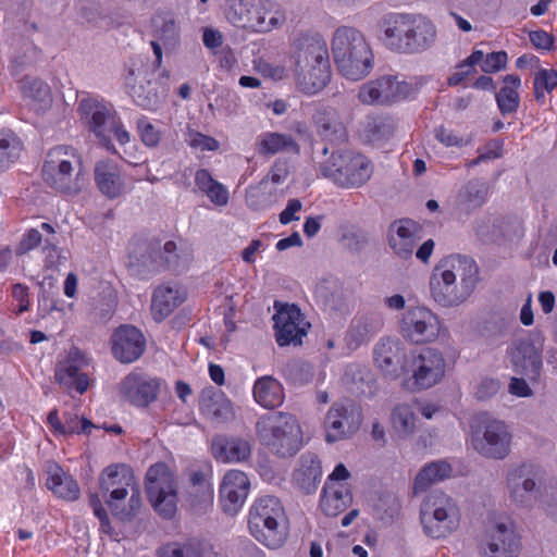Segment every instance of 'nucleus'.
<instances>
[{"mask_svg":"<svg viewBox=\"0 0 557 557\" xmlns=\"http://www.w3.org/2000/svg\"><path fill=\"white\" fill-rule=\"evenodd\" d=\"M381 327V321L375 315H360L354 319L348 332V345L358 346Z\"/></svg>","mask_w":557,"mask_h":557,"instance_id":"obj_46","label":"nucleus"},{"mask_svg":"<svg viewBox=\"0 0 557 557\" xmlns=\"http://www.w3.org/2000/svg\"><path fill=\"white\" fill-rule=\"evenodd\" d=\"M394 123L388 117H371L366 124V135L371 141H380L394 132Z\"/></svg>","mask_w":557,"mask_h":557,"instance_id":"obj_54","label":"nucleus"},{"mask_svg":"<svg viewBox=\"0 0 557 557\" xmlns=\"http://www.w3.org/2000/svg\"><path fill=\"white\" fill-rule=\"evenodd\" d=\"M112 354L122 363L138 360L146 349V338L140 330L133 325L119 326L112 334Z\"/></svg>","mask_w":557,"mask_h":557,"instance_id":"obj_22","label":"nucleus"},{"mask_svg":"<svg viewBox=\"0 0 557 557\" xmlns=\"http://www.w3.org/2000/svg\"><path fill=\"white\" fill-rule=\"evenodd\" d=\"M249 529L267 547H281L287 537V525L280 499L270 495L258 498L250 510Z\"/></svg>","mask_w":557,"mask_h":557,"instance_id":"obj_7","label":"nucleus"},{"mask_svg":"<svg viewBox=\"0 0 557 557\" xmlns=\"http://www.w3.org/2000/svg\"><path fill=\"white\" fill-rule=\"evenodd\" d=\"M479 267L472 258L450 255L441 259L430 276V295L444 308L463 304L479 283Z\"/></svg>","mask_w":557,"mask_h":557,"instance_id":"obj_2","label":"nucleus"},{"mask_svg":"<svg viewBox=\"0 0 557 557\" xmlns=\"http://www.w3.org/2000/svg\"><path fill=\"white\" fill-rule=\"evenodd\" d=\"M314 297L331 312L345 314L350 310V297L336 281H320L314 288Z\"/></svg>","mask_w":557,"mask_h":557,"instance_id":"obj_29","label":"nucleus"},{"mask_svg":"<svg viewBox=\"0 0 557 557\" xmlns=\"http://www.w3.org/2000/svg\"><path fill=\"white\" fill-rule=\"evenodd\" d=\"M255 401L265 409L280 407L285 399L284 387L273 376L264 375L258 377L252 386Z\"/></svg>","mask_w":557,"mask_h":557,"instance_id":"obj_34","label":"nucleus"},{"mask_svg":"<svg viewBox=\"0 0 557 557\" xmlns=\"http://www.w3.org/2000/svg\"><path fill=\"white\" fill-rule=\"evenodd\" d=\"M289 59L297 89L308 96L323 90L331 81L326 40L317 32H299L290 41Z\"/></svg>","mask_w":557,"mask_h":557,"instance_id":"obj_1","label":"nucleus"},{"mask_svg":"<svg viewBox=\"0 0 557 557\" xmlns=\"http://www.w3.org/2000/svg\"><path fill=\"white\" fill-rule=\"evenodd\" d=\"M245 201L253 211L267 210L274 202V190L269 188L267 180H262L258 185H251L246 189Z\"/></svg>","mask_w":557,"mask_h":557,"instance_id":"obj_49","label":"nucleus"},{"mask_svg":"<svg viewBox=\"0 0 557 557\" xmlns=\"http://www.w3.org/2000/svg\"><path fill=\"white\" fill-rule=\"evenodd\" d=\"M503 226L502 221L487 220L478 226L476 234L484 242H498L504 237Z\"/></svg>","mask_w":557,"mask_h":557,"instance_id":"obj_59","label":"nucleus"},{"mask_svg":"<svg viewBox=\"0 0 557 557\" xmlns=\"http://www.w3.org/2000/svg\"><path fill=\"white\" fill-rule=\"evenodd\" d=\"M137 133L146 147H157L163 136L159 122H153L147 116H140L136 122Z\"/></svg>","mask_w":557,"mask_h":557,"instance_id":"obj_52","label":"nucleus"},{"mask_svg":"<svg viewBox=\"0 0 557 557\" xmlns=\"http://www.w3.org/2000/svg\"><path fill=\"white\" fill-rule=\"evenodd\" d=\"M474 63H470L469 57L458 64L457 70L448 78L450 86H457L461 84L469 75L475 72Z\"/></svg>","mask_w":557,"mask_h":557,"instance_id":"obj_63","label":"nucleus"},{"mask_svg":"<svg viewBox=\"0 0 557 557\" xmlns=\"http://www.w3.org/2000/svg\"><path fill=\"white\" fill-rule=\"evenodd\" d=\"M437 39L435 24L425 15L410 13L408 53H422L432 48Z\"/></svg>","mask_w":557,"mask_h":557,"instance_id":"obj_27","label":"nucleus"},{"mask_svg":"<svg viewBox=\"0 0 557 557\" xmlns=\"http://www.w3.org/2000/svg\"><path fill=\"white\" fill-rule=\"evenodd\" d=\"M24 98L36 111H42L51 103L50 87L37 77L26 76L20 82Z\"/></svg>","mask_w":557,"mask_h":557,"instance_id":"obj_40","label":"nucleus"},{"mask_svg":"<svg viewBox=\"0 0 557 557\" xmlns=\"http://www.w3.org/2000/svg\"><path fill=\"white\" fill-rule=\"evenodd\" d=\"M89 359L86 354L77 347H71L57 363L55 380L67 389H75L83 394L88 388V377L83 373Z\"/></svg>","mask_w":557,"mask_h":557,"instance_id":"obj_21","label":"nucleus"},{"mask_svg":"<svg viewBox=\"0 0 557 557\" xmlns=\"http://www.w3.org/2000/svg\"><path fill=\"white\" fill-rule=\"evenodd\" d=\"M418 239L416 224L412 221H399L391 226L389 246L401 259L411 258Z\"/></svg>","mask_w":557,"mask_h":557,"instance_id":"obj_31","label":"nucleus"},{"mask_svg":"<svg viewBox=\"0 0 557 557\" xmlns=\"http://www.w3.org/2000/svg\"><path fill=\"white\" fill-rule=\"evenodd\" d=\"M320 172L339 187L358 188L370 180L373 169L363 154L344 150L333 152L322 162Z\"/></svg>","mask_w":557,"mask_h":557,"instance_id":"obj_10","label":"nucleus"},{"mask_svg":"<svg viewBox=\"0 0 557 557\" xmlns=\"http://www.w3.org/2000/svg\"><path fill=\"white\" fill-rule=\"evenodd\" d=\"M507 53L505 51H497L485 54L481 50H474L469 55L470 63L480 65L481 71L484 73H494L504 69L507 64Z\"/></svg>","mask_w":557,"mask_h":557,"instance_id":"obj_51","label":"nucleus"},{"mask_svg":"<svg viewBox=\"0 0 557 557\" xmlns=\"http://www.w3.org/2000/svg\"><path fill=\"white\" fill-rule=\"evenodd\" d=\"M490 196L488 184L483 180H471L458 193V205L465 209H476L485 203Z\"/></svg>","mask_w":557,"mask_h":557,"instance_id":"obj_42","label":"nucleus"},{"mask_svg":"<svg viewBox=\"0 0 557 557\" xmlns=\"http://www.w3.org/2000/svg\"><path fill=\"white\" fill-rule=\"evenodd\" d=\"M256 432L262 445L282 457L296 454L302 444L301 426L289 412L276 411L261 416Z\"/></svg>","mask_w":557,"mask_h":557,"instance_id":"obj_5","label":"nucleus"},{"mask_svg":"<svg viewBox=\"0 0 557 557\" xmlns=\"http://www.w3.org/2000/svg\"><path fill=\"white\" fill-rule=\"evenodd\" d=\"M22 151V143L11 132L0 134V171H4L14 163Z\"/></svg>","mask_w":557,"mask_h":557,"instance_id":"obj_50","label":"nucleus"},{"mask_svg":"<svg viewBox=\"0 0 557 557\" xmlns=\"http://www.w3.org/2000/svg\"><path fill=\"white\" fill-rule=\"evenodd\" d=\"M557 87V71L552 69H540L534 76V95L537 101L545 99L547 92Z\"/></svg>","mask_w":557,"mask_h":557,"instance_id":"obj_53","label":"nucleus"},{"mask_svg":"<svg viewBox=\"0 0 557 557\" xmlns=\"http://www.w3.org/2000/svg\"><path fill=\"white\" fill-rule=\"evenodd\" d=\"M362 422L361 410L349 401L332 405L324 418L325 441L335 443L351 437Z\"/></svg>","mask_w":557,"mask_h":557,"instance_id":"obj_17","label":"nucleus"},{"mask_svg":"<svg viewBox=\"0 0 557 557\" xmlns=\"http://www.w3.org/2000/svg\"><path fill=\"white\" fill-rule=\"evenodd\" d=\"M42 251L45 253L46 267L50 269H58L67 261L66 251L58 247L57 244L49 238L44 242Z\"/></svg>","mask_w":557,"mask_h":557,"instance_id":"obj_57","label":"nucleus"},{"mask_svg":"<svg viewBox=\"0 0 557 557\" xmlns=\"http://www.w3.org/2000/svg\"><path fill=\"white\" fill-rule=\"evenodd\" d=\"M135 83V71L129 70L125 77V84L129 88V94L134 102L146 110H156L161 104L164 96L157 91L151 82H147L146 85H136Z\"/></svg>","mask_w":557,"mask_h":557,"instance_id":"obj_38","label":"nucleus"},{"mask_svg":"<svg viewBox=\"0 0 557 557\" xmlns=\"http://www.w3.org/2000/svg\"><path fill=\"white\" fill-rule=\"evenodd\" d=\"M399 356V344L389 339L381 341L374 349V361L376 366L388 375L395 374Z\"/></svg>","mask_w":557,"mask_h":557,"instance_id":"obj_48","label":"nucleus"},{"mask_svg":"<svg viewBox=\"0 0 557 557\" xmlns=\"http://www.w3.org/2000/svg\"><path fill=\"white\" fill-rule=\"evenodd\" d=\"M228 20L253 33H269L284 23V14L270 0H240L228 13Z\"/></svg>","mask_w":557,"mask_h":557,"instance_id":"obj_12","label":"nucleus"},{"mask_svg":"<svg viewBox=\"0 0 557 557\" xmlns=\"http://www.w3.org/2000/svg\"><path fill=\"white\" fill-rule=\"evenodd\" d=\"M62 426L64 429V433H61V435H69L74 433H89L92 424L84 418L79 419L77 414L65 413Z\"/></svg>","mask_w":557,"mask_h":557,"instance_id":"obj_60","label":"nucleus"},{"mask_svg":"<svg viewBox=\"0 0 557 557\" xmlns=\"http://www.w3.org/2000/svg\"><path fill=\"white\" fill-rule=\"evenodd\" d=\"M154 39L151 41L156 65L162 63V51H172L180 42V32L173 18L158 16L153 20Z\"/></svg>","mask_w":557,"mask_h":557,"instance_id":"obj_30","label":"nucleus"},{"mask_svg":"<svg viewBox=\"0 0 557 557\" xmlns=\"http://www.w3.org/2000/svg\"><path fill=\"white\" fill-rule=\"evenodd\" d=\"M95 181L98 189L109 199L126 193V185L120 168L111 161H99L95 166Z\"/></svg>","mask_w":557,"mask_h":557,"instance_id":"obj_28","label":"nucleus"},{"mask_svg":"<svg viewBox=\"0 0 557 557\" xmlns=\"http://www.w3.org/2000/svg\"><path fill=\"white\" fill-rule=\"evenodd\" d=\"M100 490L103 496L115 490L138 488L135 476L131 469L124 465H111L107 467L99 478Z\"/></svg>","mask_w":557,"mask_h":557,"instance_id":"obj_35","label":"nucleus"},{"mask_svg":"<svg viewBox=\"0 0 557 557\" xmlns=\"http://www.w3.org/2000/svg\"><path fill=\"white\" fill-rule=\"evenodd\" d=\"M331 51L338 72L349 81H360L373 69V51L364 35L355 27L336 28L331 39Z\"/></svg>","mask_w":557,"mask_h":557,"instance_id":"obj_3","label":"nucleus"},{"mask_svg":"<svg viewBox=\"0 0 557 557\" xmlns=\"http://www.w3.org/2000/svg\"><path fill=\"white\" fill-rule=\"evenodd\" d=\"M506 488L511 502L530 506L539 502L553 518H557V487L544 486L537 467L521 463L511 467L506 474Z\"/></svg>","mask_w":557,"mask_h":557,"instance_id":"obj_4","label":"nucleus"},{"mask_svg":"<svg viewBox=\"0 0 557 557\" xmlns=\"http://www.w3.org/2000/svg\"><path fill=\"white\" fill-rule=\"evenodd\" d=\"M253 65L260 75L275 82L287 78L289 74V70L284 64L272 63L263 59L256 60Z\"/></svg>","mask_w":557,"mask_h":557,"instance_id":"obj_55","label":"nucleus"},{"mask_svg":"<svg viewBox=\"0 0 557 557\" xmlns=\"http://www.w3.org/2000/svg\"><path fill=\"white\" fill-rule=\"evenodd\" d=\"M512 434L502 420L482 418L471 426L470 443L481 456L495 460L505 459L511 448Z\"/></svg>","mask_w":557,"mask_h":557,"instance_id":"obj_13","label":"nucleus"},{"mask_svg":"<svg viewBox=\"0 0 557 557\" xmlns=\"http://www.w3.org/2000/svg\"><path fill=\"white\" fill-rule=\"evenodd\" d=\"M416 92L411 82L398 76L384 75L362 84L358 90V100L367 106H388L404 101Z\"/></svg>","mask_w":557,"mask_h":557,"instance_id":"obj_15","label":"nucleus"},{"mask_svg":"<svg viewBox=\"0 0 557 557\" xmlns=\"http://www.w3.org/2000/svg\"><path fill=\"white\" fill-rule=\"evenodd\" d=\"M47 486L58 497L66 500H75L79 496L77 482L65 472L59 465L47 466Z\"/></svg>","mask_w":557,"mask_h":557,"instance_id":"obj_36","label":"nucleus"},{"mask_svg":"<svg viewBox=\"0 0 557 557\" xmlns=\"http://www.w3.org/2000/svg\"><path fill=\"white\" fill-rule=\"evenodd\" d=\"M317 123L319 125L320 134L325 138H339L344 135L343 125L339 122L335 121L334 119L329 117L327 120H325L324 117H322L319 119Z\"/></svg>","mask_w":557,"mask_h":557,"instance_id":"obj_62","label":"nucleus"},{"mask_svg":"<svg viewBox=\"0 0 557 557\" xmlns=\"http://www.w3.org/2000/svg\"><path fill=\"white\" fill-rule=\"evenodd\" d=\"M407 368L410 376L405 380L404 387L421 392L434 387L445 379L447 361L438 349L425 347L411 355Z\"/></svg>","mask_w":557,"mask_h":557,"instance_id":"obj_11","label":"nucleus"},{"mask_svg":"<svg viewBox=\"0 0 557 557\" xmlns=\"http://www.w3.org/2000/svg\"><path fill=\"white\" fill-rule=\"evenodd\" d=\"M410 13H389L380 22V40L392 52L408 53Z\"/></svg>","mask_w":557,"mask_h":557,"instance_id":"obj_23","label":"nucleus"},{"mask_svg":"<svg viewBox=\"0 0 557 557\" xmlns=\"http://www.w3.org/2000/svg\"><path fill=\"white\" fill-rule=\"evenodd\" d=\"M442 330L440 317L425 306L409 307L399 320L401 336L413 344L435 342Z\"/></svg>","mask_w":557,"mask_h":557,"instance_id":"obj_16","label":"nucleus"},{"mask_svg":"<svg viewBox=\"0 0 557 557\" xmlns=\"http://www.w3.org/2000/svg\"><path fill=\"white\" fill-rule=\"evenodd\" d=\"M351 502L352 495L348 484L325 482L320 498V507L326 516H338Z\"/></svg>","mask_w":557,"mask_h":557,"instance_id":"obj_32","label":"nucleus"},{"mask_svg":"<svg viewBox=\"0 0 557 557\" xmlns=\"http://www.w3.org/2000/svg\"><path fill=\"white\" fill-rule=\"evenodd\" d=\"M160 392V381L149 374L133 371L120 383L119 393L123 400L138 408L153 403Z\"/></svg>","mask_w":557,"mask_h":557,"instance_id":"obj_20","label":"nucleus"},{"mask_svg":"<svg viewBox=\"0 0 557 557\" xmlns=\"http://www.w3.org/2000/svg\"><path fill=\"white\" fill-rule=\"evenodd\" d=\"M461 511L450 495L434 491L423 500L420 520L424 533L432 539H446L459 528Z\"/></svg>","mask_w":557,"mask_h":557,"instance_id":"obj_8","label":"nucleus"},{"mask_svg":"<svg viewBox=\"0 0 557 557\" xmlns=\"http://www.w3.org/2000/svg\"><path fill=\"white\" fill-rule=\"evenodd\" d=\"M520 540L510 521H495L485 531L480 552L482 557H518Z\"/></svg>","mask_w":557,"mask_h":557,"instance_id":"obj_18","label":"nucleus"},{"mask_svg":"<svg viewBox=\"0 0 557 557\" xmlns=\"http://www.w3.org/2000/svg\"><path fill=\"white\" fill-rule=\"evenodd\" d=\"M435 138L446 147L462 148L472 143V137L470 135L460 136L443 126L435 129Z\"/></svg>","mask_w":557,"mask_h":557,"instance_id":"obj_58","label":"nucleus"},{"mask_svg":"<svg viewBox=\"0 0 557 557\" xmlns=\"http://www.w3.org/2000/svg\"><path fill=\"white\" fill-rule=\"evenodd\" d=\"M187 496L195 510H205L213 504V484L207 466H193L187 471Z\"/></svg>","mask_w":557,"mask_h":557,"instance_id":"obj_25","label":"nucleus"},{"mask_svg":"<svg viewBox=\"0 0 557 557\" xmlns=\"http://www.w3.org/2000/svg\"><path fill=\"white\" fill-rule=\"evenodd\" d=\"M417 417L410 404H398L391 414L393 431L403 438L409 437L416 431Z\"/></svg>","mask_w":557,"mask_h":557,"instance_id":"obj_44","label":"nucleus"},{"mask_svg":"<svg viewBox=\"0 0 557 557\" xmlns=\"http://www.w3.org/2000/svg\"><path fill=\"white\" fill-rule=\"evenodd\" d=\"M508 356L513 366L520 370L537 368L541 363L540 354L528 341H518L508 348Z\"/></svg>","mask_w":557,"mask_h":557,"instance_id":"obj_43","label":"nucleus"},{"mask_svg":"<svg viewBox=\"0 0 557 557\" xmlns=\"http://www.w3.org/2000/svg\"><path fill=\"white\" fill-rule=\"evenodd\" d=\"M256 150L260 156H274L281 152L298 153L299 146L292 135L264 132L257 137Z\"/></svg>","mask_w":557,"mask_h":557,"instance_id":"obj_37","label":"nucleus"},{"mask_svg":"<svg viewBox=\"0 0 557 557\" xmlns=\"http://www.w3.org/2000/svg\"><path fill=\"white\" fill-rule=\"evenodd\" d=\"M212 449L214 457L222 462H240L251 454L250 444L242 438L215 440Z\"/></svg>","mask_w":557,"mask_h":557,"instance_id":"obj_39","label":"nucleus"},{"mask_svg":"<svg viewBox=\"0 0 557 557\" xmlns=\"http://www.w3.org/2000/svg\"><path fill=\"white\" fill-rule=\"evenodd\" d=\"M146 491L154 510L171 519L177 510V486L173 472L164 463H156L146 474Z\"/></svg>","mask_w":557,"mask_h":557,"instance_id":"obj_14","label":"nucleus"},{"mask_svg":"<svg viewBox=\"0 0 557 557\" xmlns=\"http://www.w3.org/2000/svg\"><path fill=\"white\" fill-rule=\"evenodd\" d=\"M41 243V233L36 228H29L22 235V238L16 247V253L25 255L37 248Z\"/></svg>","mask_w":557,"mask_h":557,"instance_id":"obj_61","label":"nucleus"},{"mask_svg":"<svg viewBox=\"0 0 557 557\" xmlns=\"http://www.w3.org/2000/svg\"><path fill=\"white\" fill-rule=\"evenodd\" d=\"M450 473L451 467L445 460H437L425 465L416 475L414 493L426 491L431 485L449 478Z\"/></svg>","mask_w":557,"mask_h":557,"instance_id":"obj_41","label":"nucleus"},{"mask_svg":"<svg viewBox=\"0 0 557 557\" xmlns=\"http://www.w3.org/2000/svg\"><path fill=\"white\" fill-rule=\"evenodd\" d=\"M78 112L85 125L109 151L116 152L111 144L112 137L120 145L129 143L131 134L110 102L94 97L86 98L79 102Z\"/></svg>","mask_w":557,"mask_h":557,"instance_id":"obj_6","label":"nucleus"},{"mask_svg":"<svg viewBox=\"0 0 557 557\" xmlns=\"http://www.w3.org/2000/svg\"><path fill=\"white\" fill-rule=\"evenodd\" d=\"M47 184L64 194H77L84 183L81 176V159L71 147L51 149L44 165Z\"/></svg>","mask_w":557,"mask_h":557,"instance_id":"obj_9","label":"nucleus"},{"mask_svg":"<svg viewBox=\"0 0 557 557\" xmlns=\"http://www.w3.org/2000/svg\"><path fill=\"white\" fill-rule=\"evenodd\" d=\"M209 200L218 206V207H224L228 203L230 200V194L227 188L220 182L216 181V183L213 185V188H211L207 195Z\"/></svg>","mask_w":557,"mask_h":557,"instance_id":"obj_64","label":"nucleus"},{"mask_svg":"<svg viewBox=\"0 0 557 557\" xmlns=\"http://www.w3.org/2000/svg\"><path fill=\"white\" fill-rule=\"evenodd\" d=\"M504 87L496 95L498 108L503 114L515 112L519 107L518 89L521 79L518 75L509 74L503 79Z\"/></svg>","mask_w":557,"mask_h":557,"instance_id":"obj_45","label":"nucleus"},{"mask_svg":"<svg viewBox=\"0 0 557 557\" xmlns=\"http://www.w3.org/2000/svg\"><path fill=\"white\" fill-rule=\"evenodd\" d=\"M201 411L216 423L225 422L233 418V405L222 393L202 399Z\"/></svg>","mask_w":557,"mask_h":557,"instance_id":"obj_47","label":"nucleus"},{"mask_svg":"<svg viewBox=\"0 0 557 557\" xmlns=\"http://www.w3.org/2000/svg\"><path fill=\"white\" fill-rule=\"evenodd\" d=\"M276 343L280 346L299 345L310 323L295 305H284L273 315Z\"/></svg>","mask_w":557,"mask_h":557,"instance_id":"obj_19","label":"nucleus"},{"mask_svg":"<svg viewBox=\"0 0 557 557\" xmlns=\"http://www.w3.org/2000/svg\"><path fill=\"white\" fill-rule=\"evenodd\" d=\"M185 140L190 148L199 151H215L220 147L216 139L195 129H188L186 132Z\"/></svg>","mask_w":557,"mask_h":557,"instance_id":"obj_56","label":"nucleus"},{"mask_svg":"<svg viewBox=\"0 0 557 557\" xmlns=\"http://www.w3.org/2000/svg\"><path fill=\"white\" fill-rule=\"evenodd\" d=\"M103 497L113 516L121 520L135 516L141 506L139 488H133V492L125 488L115 490Z\"/></svg>","mask_w":557,"mask_h":557,"instance_id":"obj_33","label":"nucleus"},{"mask_svg":"<svg viewBox=\"0 0 557 557\" xmlns=\"http://www.w3.org/2000/svg\"><path fill=\"white\" fill-rule=\"evenodd\" d=\"M250 488L247 474L239 470L225 473L220 486V497L225 512L236 513L244 505Z\"/></svg>","mask_w":557,"mask_h":557,"instance_id":"obj_24","label":"nucleus"},{"mask_svg":"<svg viewBox=\"0 0 557 557\" xmlns=\"http://www.w3.org/2000/svg\"><path fill=\"white\" fill-rule=\"evenodd\" d=\"M186 299L185 289L175 283L159 285L152 293L151 314L156 322L166 319Z\"/></svg>","mask_w":557,"mask_h":557,"instance_id":"obj_26","label":"nucleus"}]
</instances>
